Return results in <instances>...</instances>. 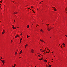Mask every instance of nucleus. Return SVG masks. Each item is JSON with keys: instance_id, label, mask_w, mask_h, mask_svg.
<instances>
[{"instance_id": "nucleus-1", "label": "nucleus", "mask_w": 67, "mask_h": 67, "mask_svg": "<svg viewBox=\"0 0 67 67\" xmlns=\"http://www.w3.org/2000/svg\"><path fill=\"white\" fill-rule=\"evenodd\" d=\"M31 53H34V50L33 49H32L31 50Z\"/></svg>"}, {"instance_id": "nucleus-2", "label": "nucleus", "mask_w": 67, "mask_h": 67, "mask_svg": "<svg viewBox=\"0 0 67 67\" xmlns=\"http://www.w3.org/2000/svg\"><path fill=\"white\" fill-rule=\"evenodd\" d=\"M40 31L41 32H42H42H43V33L44 32L43 31V30H42L41 29Z\"/></svg>"}, {"instance_id": "nucleus-3", "label": "nucleus", "mask_w": 67, "mask_h": 67, "mask_svg": "<svg viewBox=\"0 0 67 67\" xmlns=\"http://www.w3.org/2000/svg\"><path fill=\"white\" fill-rule=\"evenodd\" d=\"M4 32H5V30H3V32L2 33V34H3L4 33Z\"/></svg>"}, {"instance_id": "nucleus-4", "label": "nucleus", "mask_w": 67, "mask_h": 67, "mask_svg": "<svg viewBox=\"0 0 67 67\" xmlns=\"http://www.w3.org/2000/svg\"><path fill=\"white\" fill-rule=\"evenodd\" d=\"M18 14V12H17L16 13L15 12H14L13 13V14Z\"/></svg>"}, {"instance_id": "nucleus-5", "label": "nucleus", "mask_w": 67, "mask_h": 67, "mask_svg": "<svg viewBox=\"0 0 67 67\" xmlns=\"http://www.w3.org/2000/svg\"><path fill=\"white\" fill-rule=\"evenodd\" d=\"M19 37V35H16V36L15 37V38H16V37Z\"/></svg>"}, {"instance_id": "nucleus-6", "label": "nucleus", "mask_w": 67, "mask_h": 67, "mask_svg": "<svg viewBox=\"0 0 67 67\" xmlns=\"http://www.w3.org/2000/svg\"><path fill=\"white\" fill-rule=\"evenodd\" d=\"M28 46V45L27 44L25 45V48H26V46Z\"/></svg>"}, {"instance_id": "nucleus-7", "label": "nucleus", "mask_w": 67, "mask_h": 67, "mask_svg": "<svg viewBox=\"0 0 67 67\" xmlns=\"http://www.w3.org/2000/svg\"><path fill=\"white\" fill-rule=\"evenodd\" d=\"M40 41L41 42H44V43H45V42H44V41H43V40H40Z\"/></svg>"}, {"instance_id": "nucleus-8", "label": "nucleus", "mask_w": 67, "mask_h": 67, "mask_svg": "<svg viewBox=\"0 0 67 67\" xmlns=\"http://www.w3.org/2000/svg\"><path fill=\"white\" fill-rule=\"evenodd\" d=\"M22 50H21V51L20 52L19 54H22Z\"/></svg>"}, {"instance_id": "nucleus-9", "label": "nucleus", "mask_w": 67, "mask_h": 67, "mask_svg": "<svg viewBox=\"0 0 67 67\" xmlns=\"http://www.w3.org/2000/svg\"><path fill=\"white\" fill-rule=\"evenodd\" d=\"M2 61V63H4V60H1Z\"/></svg>"}, {"instance_id": "nucleus-10", "label": "nucleus", "mask_w": 67, "mask_h": 67, "mask_svg": "<svg viewBox=\"0 0 67 67\" xmlns=\"http://www.w3.org/2000/svg\"><path fill=\"white\" fill-rule=\"evenodd\" d=\"M27 28H29V25H27Z\"/></svg>"}, {"instance_id": "nucleus-11", "label": "nucleus", "mask_w": 67, "mask_h": 67, "mask_svg": "<svg viewBox=\"0 0 67 67\" xmlns=\"http://www.w3.org/2000/svg\"><path fill=\"white\" fill-rule=\"evenodd\" d=\"M47 30L48 31H50V29H49V28H47Z\"/></svg>"}, {"instance_id": "nucleus-12", "label": "nucleus", "mask_w": 67, "mask_h": 67, "mask_svg": "<svg viewBox=\"0 0 67 67\" xmlns=\"http://www.w3.org/2000/svg\"><path fill=\"white\" fill-rule=\"evenodd\" d=\"M21 40H22V38H21L20 39V42H21Z\"/></svg>"}, {"instance_id": "nucleus-13", "label": "nucleus", "mask_w": 67, "mask_h": 67, "mask_svg": "<svg viewBox=\"0 0 67 67\" xmlns=\"http://www.w3.org/2000/svg\"><path fill=\"white\" fill-rule=\"evenodd\" d=\"M12 28H13V29H15V27L14 26L12 27Z\"/></svg>"}, {"instance_id": "nucleus-14", "label": "nucleus", "mask_w": 67, "mask_h": 67, "mask_svg": "<svg viewBox=\"0 0 67 67\" xmlns=\"http://www.w3.org/2000/svg\"><path fill=\"white\" fill-rule=\"evenodd\" d=\"M54 11H57V9H56V8L54 9Z\"/></svg>"}, {"instance_id": "nucleus-15", "label": "nucleus", "mask_w": 67, "mask_h": 67, "mask_svg": "<svg viewBox=\"0 0 67 67\" xmlns=\"http://www.w3.org/2000/svg\"><path fill=\"white\" fill-rule=\"evenodd\" d=\"M52 67V65H50L48 67Z\"/></svg>"}, {"instance_id": "nucleus-16", "label": "nucleus", "mask_w": 67, "mask_h": 67, "mask_svg": "<svg viewBox=\"0 0 67 67\" xmlns=\"http://www.w3.org/2000/svg\"><path fill=\"white\" fill-rule=\"evenodd\" d=\"M62 45H63L64 46L65 45V43H63L62 44Z\"/></svg>"}, {"instance_id": "nucleus-17", "label": "nucleus", "mask_w": 67, "mask_h": 67, "mask_svg": "<svg viewBox=\"0 0 67 67\" xmlns=\"http://www.w3.org/2000/svg\"><path fill=\"white\" fill-rule=\"evenodd\" d=\"M65 11H67V7L65 9Z\"/></svg>"}, {"instance_id": "nucleus-18", "label": "nucleus", "mask_w": 67, "mask_h": 67, "mask_svg": "<svg viewBox=\"0 0 67 67\" xmlns=\"http://www.w3.org/2000/svg\"><path fill=\"white\" fill-rule=\"evenodd\" d=\"M50 30H51V29H54V27H53L52 28H51V27H50Z\"/></svg>"}, {"instance_id": "nucleus-19", "label": "nucleus", "mask_w": 67, "mask_h": 67, "mask_svg": "<svg viewBox=\"0 0 67 67\" xmlns=\"http://www.w3.org/2000/svg\"><path fill=\"white\" fill-rule=\"evenodd\" d=\"M27 38H29V36L28 35H27Z\"/></svg>"}, {"instance_id": "nucleus-20", "label": "nucleus", "mask_w": 67, "mask_h": 67, "mask_svg": "<svg viewBox=\"0 0 67 67\" xmlns=\"http://www.w3.org/2000/svg\"><path fill=\"white\" fill-rule=\"evenodd\" d=\"M32 8H33V7L31 6V8L32 9Z\"/></svg>"}, {"instance_id": "nucleus-21", "label": "nucleus", "mask_w": 67, "mask_h": 67, "mask_svg": "<svg viewBox=\"0 0 67 67\" xmlns=\"http://www.w3.org/2000/svg\"><path fill=\"white\" fill-rule=\"evenodd\" d=\"M11 43H12V42H13V41H12V40H11Z\"/></svg>"}, {"instance_id": "nucleus-22", "label": "nucleus", "mask_w": 67, "mask_h": 67, "mask_svg": "<svg viewBox=\"0 0 67 67\" xmlns=\"http://www.w3.org/2000/svg\"><path fill=\"white\" fill-rule=\"evenodd\" d=\"M17 54V52H16L15 53V55H16Z\"/></svg>"}, {"instance_id": "nucleus-23", "label": "nucleus", "mask_w": 67, "mask_h": 67, "mask_svg": "<svg viewBox=\"0 0 67 67\" xmlns=\"http://www.w3.org/2000/svg\"><path fill=\"white\" fill-rule=\"evenodd\" d=\"M38 56L39 57H41V56H40V55H38Z\"/></svg>"}, {"instance_id": "nucleus-24", "label": "nucleus", "mask_w": 67, "mask_h": 67, "mask_svg": "<svg viewBox=\"0 0 67 67\" xmlns=\"http://www.w3.org/2000/svg\"><path fill=\"white\" fill-rule=\"evenodd\" d=\"M16 52H18V49H17L16 51Z\"/></svg>"}, {"instance_id": "nucleus-25", "label": "nucleus", "mask_w": 67, "mask_h": 67, "mask_svg": "<svg viewBox=\"0 0 67 67\" xmlns=\"http://www.w3.org/2000/svg\"><path fill=\"white\" fill-rule=\"evenodd\" d=\"M2 59V58L1 57V59H0V60H1V59Z\"/></svg>"}, {"instance_id": "nucleus-26", "label": "nucleus", "mask_w": 67, "mask_h": 67, "mask_svg": "<svg viewBox=\"0 0 67 67\" xmlns=\"http://www.w3.org/2000/svg\"><path fill=\"white\" fill-rule=\"evenodd\" d=\"M42 53H43V52H44V51H42Z\"/></svg>"}, {"instance_id": "nucleus-27", "label": "nucleus", "mask_w": 67, "mask_h": 67, "mask_svg": "<svg viewBox=\"0 0 67 67\" xmlns=\"http://www.w3.org/2000/svg\"><path fill=\"white\" fill-rule=\"evenodd\" d=\"M0 3H2V1H0Z\"/></svg>"}, {"instance_id": "nucleus-28", "label": "nucleus", "mask_w": 67, "mask_h": 67, "mask_svg": "<svg viewBox=\"0 0 67 67\" xmlns=\"http://www.w3.org/2000/svg\"><path fill=\"white\" fill-rule=\"evenodd\" d=\"M46 60H44V62H46Z\"/></svg>"}, {"instance_id": "nucleus-29", "label": "nucleus", "mask_w": 67, "mask_h": 67, "mask_svg": "<svg viewBox=\"0 0 67 67\" xmlns=\"http://www.w3.org/2000/svg\"><path fill=\"white\" fill-rule=\"evenodd\" d=\"M0 8H1V10H2V8H1V6H0Z\"/></svg>"}, {"instance_id": "nucleus-30", "label": "nucleus", "mask_w": 67, "mask_h": 67, "mask_svg": "<svg viewBox=\"0 0 67 67\" xmlns=\"http://www.w3.org/2000/svg\"><path fill=\"white\" fill-rule=\"evenodd\" d=\"M15 65H14L12 67H15Z\"/></svg>"}, {"instance_id": "nucleus-31", "label": "nucleus", "mask_w": 67, "mask_h": 67, "mask_svg": "<svg viewBox=\"0 0 67 67\" xmlns=\"http://www.w3.org/2000/svg\"><path fill=\"white\" fill-rule=\"evenodd\" d=\"M53 9H55V7H53Z\"/></svg>"}, {"instance_id": "nucleus-32", "label": "nucleus", "mask_w": 67, "mask_h": 67, "mask_svg": "<svg viewBox=\"0 0 67 67\" xmlns=\"http://www.w3.org/2000/svg\"><path fill=\"white\" fill-rule=\"evenodd\" d=\"M50 65V64H49V63H48V65Z\"/></svg>"}, {"instance_id": "nucleus-33", "label": "nucleus", "mask_w": 67, "mask_h": 67, "mask_svg": "<svg viewBox=\"0 0 67 67\" xmlns=\"http://www.w3.org/2000/svg\"><path fill=\"white\" fill-rule=\"evenodd\" d=\"M65 36H66V37H67V35H65Z\"/></svg>"}, {"instance_id": "nucleus-34", "label": "nucleus", "mask_w": 67, "mask_h": 67, "mask_svg": "<svg viewBox=\"0 0 67 67\" xmlns=\"http://www.w3.org/2000/svg\"><path fill=\"white\" fill-rule=\"evenodd\" d=\"M22 34V33H21V34H20V35H21Z\"/></svg>"}, {"instance_id": "nucleus-35", "label": "nucleus", "mask_w": 67, "mask_h": 67, "mask_svg": "<svg viewBox=\"0 0 67 67\" xmlns=\"http://www.w3.org/2000/svg\"><path fill=\"white\" fill-rule=\"evenodd\" d=\"M63 46H63V47H65V45Z\"/></svg>"}, {"instance_id": "nucleus-36", "label": "nucleus", "mask_w": 67, "mask_h": 67, "mask_svg": "<svg viewBox=\"0 0 67 67\" xmlns=\"http://www.w3.org/2000/svg\"><path fill=\"white\" fill-rule=\"evenodd\" d=\"M41 2H40V3H39V4H41Z\"/></svg>"}, {"instance_id": "nucleus-37", "label": "nucleus", "mask_w": 67, "mask_h": 67, "mask_svg": "<svg viewBox=\"0 0 67 67\" xmlns=\"http://www.w3.org/2000/svg\"><path fill=\"white\" fill-rule=\"evenodd\" d=\"M3 63V65H4V63Z\"/></svg>"}, {"instance_id": "nucleus-38", "label": "nucleus", "mask_w": 67, "mask_h": 67, "mask_svg": "<svg viewBox=\"0 0 67 67\" xmlns=\"http://www.w3.org/2000/svg\"><path fill=\"white\" fill-rule=\"evenodd\" d=\"M48 63H51V62H49Z\"/></svg>"}, {"instance_id": "nucleus-39", "label": "nucleus", "mask_w": 67, "mask_h": 67, "mask_svg": "<svg viewBox=\"0 0 67 67\" xmlns=\"http://www.w3.org/2000/svg\"><path fill=\"white\" fill-rule=\"evenodd\" d=\"M47 50H48V51H49V49H47Z\"/></svg>"}, {"instance_id": "nucleus-40", "label": "nucleus", "mask_w": 67, "mask_h": 67, "mask_svg": "<svg viewBox=\"0 0 67 67\" xmlns=\"http://www.w3.org/2000/svg\"><path fill=\"white\" fill-rule=\"evenodd\" d=\"M46 62H47V60H46Z\"/></svg>"}, {"instance_id": "nucleus-41", "label": "nucleus", "mask_w": 67, "mask_h": 67, "mask_svg": "<svg viewBox=\"0 0 67 67\" xmlns=\"http://www.w3.org/2000/svg\"><path fill=\"white\" fill-rule=\"evenodd\" d=\"M19 44H21V42H20V43H19Z\"/></svg>"}, {"instance_id": "nucleus-42", "label": "nucleus", "mask_w": 67, "mask_h": 67, "mask_svg": "<svg viewBox=\"0 0 67 67\" xmlns=\"http://www.w3.org/2000/svg\"><path fill=\"white\" fill-rule=\"evenodd\" d=\"M42 51V49H40V51Z\"/></svg>"}, {"instance_id": "nucleus-43", "label": "nucleus", "mask_w": 67, "mask_h": 67, "mask_svg": "<svg viewBox=\"0 0 67 67\" xmlns=\"http://www.w3.org/2000/svg\"><path fill=\"white\" fill-rule=\"evenodd\" d=\"M43 2V1H42L41 2Z\"/></svg>"}, {"instance_id": "nucleus-44", "label": "nucleus", "mask_w": 67, "mask_h": 67, "mask_svg": "<svg viewBox=\"0 0 67 67\" xmlns=\"http://www.w3.org/2000/svg\"><path fill=\"white\" fill-rule=\"evenodd\" d=\"M44 54H45L46 53V52H44Z\"/></svg>"}, {"instance_id": "nucleus-45", "label": "nucleus", "mask_w": 67, "mask_h": 67, "mask_svg": "<svg viewBox=\"0 0 67 67\" xmlns=\"http://www.w3.org/2000/svg\"><path fill=\"white\" fill-rule=\"evenodd\" d=\"M46 67H48V65H46Z\"/></svg>"}, {"instance_id": "nucleus-46", "label": "nucleus", "mask_w": 67, "mask_h": 67, "mask_svg": "<svg viewBox=\"0 0 67 67\" xmlns=\"http://www.w3.org/2000/svg\"><path fill=\"white\" fill-rule=\"evenodd\" d=\"M47 25H49V24H47Z\"/></svg>"}, {"instance_id": "nucleus-47", "label": "nucleus", "mask_w": 67, "mask_h": 67, "mask_svg": "<svg viewBox=\"0 0 67 67\" xmlns=\"http://www.w3.org/2000/svg\"><path fill=\"white\" fill-rule=\"evenodd\" d=\"M47 51H46V53H47Z\"/></svg>"}, {"instance_id": "nucleus-48", "label": "nucleus", "mask_w": 67, "mask_h": 67, "mask_svg": "<svg viewBox=\"0 0 67 67\" xmlns=\"http://www.w3.org/2000/svg\"><path fill=\"white\" fill-rule=\"evenodd\" d=\"M63 46L62 45L61 46V48Z\"/></svg>"}, {"instance_id": "nucleus-49", "label": "nucleus", "mask_w": 67, "mask_h": 67, "mask_svg": "<svg viewBox=\"0 0 67 67\" xmlns=\"http://www.w3.org/2000/svg\"><path fill=\"white\" fill-rule=\"evenodd\" d=\"M37 10H38V8H37Z\"/></svg>"}, {"instance_id": "nucleus-50", "label": "nucleus", "mask_w": 67, "mask_h": 67, "mask_svg": "<svg viewBox=\"0 0 67 67\" xmlns=\"http://www.w3.org/2000/svg\"><path fill=\"white\" fill-rule=\"evenodd\" d=\"M43 51H44V52H45V50H44Z\"/></svg>"}, {"instance_id": "nucleus-51", "label": "nucleus", "mask_w": 67, "mask_h": 67, "mask_svg": "<svg viewBox=\"0 0 67 67\" xmlns=\"http://www.w3.org/2000/svg\"><path fill=\"white\" fill-rule=\"evenodd\" d=\"M48 53H49V52H47Z\"/></svg>"}, {"instance_id": "nucleus-52", "label": "nucleus", "mask_w": 67, "mask_h": 67, "mask_svg": "<svg viewBox=\"0 0 67 67\" xmlns=\"http://www.w3.org/2000/svg\"><path fill=\"white\" fill-rule=\"evenodd\" d=\"M15 22V20H14V22Z\"/></svg>"}, {"instance_id": "nucleus-53", "label": "nucleus", "mask_w": 67, "mask_h": 67, "mask_svg": "<svg viewBox=\"0 0 67 67\" xmlns=\"http://www.w3.org/2000/svg\"><path fill=\"white\" fill-rule=\"evenodd\" d=\"M51 63H53V61H51Z\"/></svg>"}, {"instance_id": "nucleus-54", "label": "nucleus", "mask_w": 67, "mask_h": 67, "mask_svg": "<svg viewBox=\"0 0 67 67\" xmlns=\"http://www.w3.org/2000/svg\"><path fill=\"white\" fill-rule=\"evenodd\" d=\"M36 27H37V25L36 26Z\"/></svg>"}, {"instance_id": "nucleus-55", "label": "nucleus", "mask_w": 67, "mask_h": 67, "mask_svg": "<svg viewBox=\"0 0 67 67\" xmlns=\"http://www.w3.org/2000/svg\"><path fill=\"white\" fill-rule=\"evenodd\" d=\"M35 55H36H36H37L36 54Z\"/></svg>"}, {"instance_id": "nucleus-56", "label": "nucleus", "mask_w": 67, "mask_h": 67, "mask_svg": "<svg viewBox=\"0 0 67 67\" xmlns=\"http://www.w3.org/2000/svg\"><path fill=\"white\" fill-rule=\"evenodd\" d=\"M13 2L14 3V1H13Z\"/></svg>"}, {"instance_id": "nucleus-57", "label": "nucleus", "mask_w": 67, "mask_h": 67, "mask_svg": "<svg viewBox=\"0 0 67 67\" xmlns=\"http://www.w3.org/2000/svg\"><path fill=\"white\" fill-rule=\"evenodd\" d=\"M4 64H3V66Z\"/></svg>"}, {"instance_id": "nucleus-58", "label": "nucleus", "mask_w": 67, "mask_h": 67, "mask_svg": "<svg viewBox=\"0 0 67 67\" xmlns=\"http://www.w3.org/2000/svg\"><path fill=\"white\" fill-rule=\"evenodd\" d=\"M45 48V49H46V48Z\"/></svg>"}, {"instance_id": "nucleus-59", "label": "nucleus", "mask_w": 67, "mask_h": 67, "mask_svg": "<svg viewBox=\"0 0 67 67\" xmlns=\"http://www.w3.org/2000/svg\"><path fill=\"white\" fill-rule=\"evenodd\" d=\"M31 10V9H30V10Z\"/></svg>"}, {"instance_id": "nucleus-60", "label": "nucleus", "mask_w": 67, "mask_h": 67, "mask_svg": "<svg viewBox=\"0 0 67 67\" xmlns=\"http://www.w3.org/2000/svg\"><path fill=\"white\" fill-rule=\"evenodd\" d=\"M53 60V59H52V60Z\"/></svg>"}, {"instance_id": "nucleus-61", "label": "nucleus", "mask_w": 67, "mask_h": 67, "mask_svg": "<svg viewBox=\"0 0 67 67\" xmlns=\"http://www.w3.org/2000/svg\"><path fill=\"white\" fill-rule=\"evenodd\" d=\"M17 35H18V34H17Z\"/></svg>"}, {"instance_id": "nucleus-62", "label": "nucleus", "mask_w": 67, "mask_h": 67, "mask_svg": "<svg viewBox=\"0 0 67 67\" xmlns=\"http://www.w3.org/2000/svg\"><path fill=\"white\" fill-rule=\"evenodd\" d=\"M52 53H53V52H52Z\"/></svg>"}, {"instance_id": "nucleus-63", "label": "nucleus", "mask_w": 67, "mask_h": 67, "mask_svg": "<svg viewBox=\"0 0 67 67\" xmlns=\"http://www.w3.org/2000/svg\"><path fill=\"white\" fill-rule=\"evenodd\" d=\"M47 26H48V25H47Z\"/></svg>"}, {"instance_id": "nucleus-64", "label": "nucleus", "mask_w": 67, "mask_h": 67, "mask_svg": "<svg viewBox=\"0 0 67 67\" xmlns=\"http://www.w3.org/2000/svg\"><path fill=\"white\" fill-rule=\"evenodd\" d=\"M41 59L42 60V58Z\"/></svg>"}]
</instances>
